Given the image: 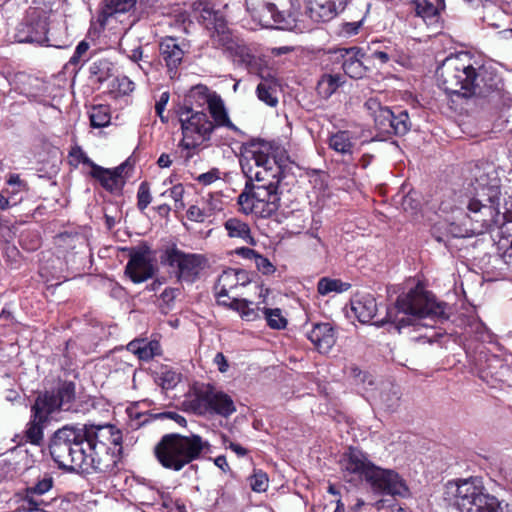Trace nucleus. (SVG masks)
<instances>
[{"mask_svg": "<svg viewBox=\"0 0 512 512\" xmlns=\"http://www.w3.org/2000/svg\"><path fill=\"white\" fill-rule=\"evenodd\" d=\"M48 450L59 469L111 473L122 458V432L112 424L65 425L50 436Z\"/></svg>", "mask_w": 512, "mask_h": 512, "instance_id": "nucleus-1", "label": "nucleus"}, {"mask_svg": "<svg viewBox=\"0 0 512 512\" xmlns=\"http://www.w3.org/2000/svg\"><path fill=\"white\" fill-rule=\"evenodd\" d=\"M251 160L262 170L253 173L249 159L241 160V167L248 178L244 190L238 196L240 211L246 215L255 214L261 218H269L280 207L278 186L284 177L287 156L285 151L275 142L253 139L246 151Z\"/></svg>", "mask_w": 512, "mask_h": 512, "instance_id": "nucleus-2", "label": "nucleus"}, {"mask_svg": "<svg viewBox=\"0 0 512 512\" xmlns=\"http://www.w3.org/2000/svg\"><path fill=\"white\" fill-rule=\"evenodd\" d=\"M440 86L450 95L465 98L481 109L504 104L501 78L484 66L475 68L465 53L450 55L437 68Z\"/></svg>", "mask_w": 512, "mask_h": 512, "instance_id": "nucleus-3", "label": "nucleus"}, {"mask_svg": "<svg viewBox=\"0 0 512 512\" xmlns=\"http://www.w3.org/2000/svg\"><path fill=\"white\" fill-rule=\"evenodd\" d=\"M395 309L405 316L393 317L392 310L388 309L386 317L373 324L382 327L386 323H392L394 328L401 332L403 328L417 325L423 318L429 317L444 322L450 318L451 314V307L446 302L437 301L431 292L425 291L418 285L397 297Z\"/></svg>", "mask_w": 512, "mask_h": 512, "instance_id": "nucleus-4", "label": "nucleus"}, {"mask_svg": "<svg viewBox=\"0 0 512 512\" xmlns=\"http://www.w3.org/2000/svg\"><path fill=\"white\" fill-rule=\"evenodd\" d=\"M344 477L364 479L373 492L391 496L407 497L409 489L401 476L392 469H384L372 463L367 454L358 448L349 447L340 461Z\"/></svg>", "mask_w": 512, "mask_h": 512, "instance_id": "nucleus-5", "label": "nucleus"}, {"mask_svg": "<svg viewBox=\"0 0 512 512\" xmlns=\"http://www.w3.org/2000/svg\"><path fill=\"white\" fill-rule=\"evenodd\" d=\"M213 96L214 93H210L207 86L196 85L185 97L184 105L177 110L183 134L180 145L184 149H196L210 139L214 124L205 112L194 111V106L201 108L208 105Z\"/></svg>", "mask_w": 512, "mask_h": 512, "instance_id": "nucleus-6", "label": "nucleus"}, {"mask_svg": "<svg viewBox=\"0 0 512 512\" xmlns=\"http://www.w3.org/2000/svg\"><path fill=\"white\" fill-rule=\"evenodd\" d=\"M443 500L458 512H512V504L487 493L478 477L449 481Z\"/></svg>", "mask_w": 512, "mask_h": 512, "instance_id": "nucleus-7", "label": "nucleus"}, {"mask_svg": "<svg viewBox=\"0 0 512 512\" xmlns=\"http://www.w3.org/2000/svg\"><path fill=\"white\" fill-rule=\"evenodd\" d=\"M210 452V444L197 434H165L154 447V454L166 469L180 471Z\"/></svg>", "mask_w": 512, "mask_h": 512, "instance_id": "nucleus-8", "label": "nucleus"}, {"mask_svg": "<svg viewBox=\"0 0 512 512\" xmlns=\"http://www.w3.org/2000/svg\"><path fill=\"white\" fill-rule=\"evenodd\" d=\"M500 180L494 178L490 183H487L482 177L477 179L480 189H477V195L486 203V207L491 208V214L483 215V218H491L492 222L489 225L487 232H497V236L501 239H512V211L501 213L499 211L501 191Z\"/></svg>", "mask_w": 512, "mask_h": 512, "instance_id": "nucleus-9", "label": "nucleus"}, {"mask_svg": "<svg viewBox=\"0 0 512 512\" xmlns=\"http://www.w3.org/2000/svg\"><path fill=\"white\" fill-rule=\"evenodd\" d=\"M480 189L479 186L475 188ZM467 218L469 223L463 224L448 223L447 233H450V238H468L486 233L491 225V218H483V215L491 214V208L486 207V203H483V199L475 194V196L469 199L467 204Z\"/></svg>", "mask_w": 512, "mask_h": 512, "instance_id": "nucleus-10", "label": "nucleus"}, {"mask_svg": "<svg viewBox=\"0 0 512 512\" xmlns=\"http://www.w3.org/2000/svg\"><path fill=\"white\" fill-rule=\"evenodd\" d=\"M35 401L51 414L79 413L82 408V402L77 398L76 384L69 380H59L52 390L40 393Z\"/></svg>", "mask_w": 512, "mask_h": 512, "instance_id": "nucleus-11", "label": "nucleus"}, {"mask_svg": "<svg viewBox=\"0 0 512 512\" xmlns=\"http://www.w3.org/2000/svg\"><path fill=\"white\" fill-rule=\"evenodd\" d=\"M161 262L173 269L179 282L193 283L206 266V258L200 254L185 253L176 247L168 248Z\"/></svg>", "mask_w": 512, "mask_h": 512, "instance_id": "nucleus-12", "label": "nucleus"}, {"mask_svg": "<svg viewBox=\"0 0 512 512\" xmlns=\"http://www.w3.org/2000/svg\"><path fill=\"white\" fill-rule=\"evenodd\" d=\"M195 5V10L199 12V22L211 32L213 44L225 50L234 48L235 41L231 37L224 15L208 3L199 2Z\"/></svg>", "mask_w": 512, "mask_h": 512, "instance_id": "nucleus-13", "label": "nucleus"}, {"mask_svg": "<svg viewBox=\"0 0 512 512\" xmlns=\"http://www.w3.org/2000/svg\"><path fill=\"white\" fill-rule=\"evenodd\" d=\"M47 17L43 11L32 9L18 25L15 38L20 43H48Z\"/></svg>", "mask_w": 512, "mask_h": 512, "instance_id": "nucleus-14", "label": "nucleus"}, {"mask_svg": "<svg viewBox=\"0 0 512 512\" xmlns=\"http://www.w3.org/2000/svg\"><path fill=\"white\" fill-rule=\"evenodd\" d=\"M150 248L145 246L130 253L125 274L134 282L142 283L154 276L155 269L150 259Z\"/></svg>", "mask_w": 512, "mask_h": 512, "instance_id": "nucleus-15", "label": "nucleus"}, {"mask_svg": "<svg viewBox=\"0 0 512 512\" xmlns=\"http://www.w3.org/2000/svg\"><path fill=\"white\" fill-rule=\"evenodd\" d=\"M52 414L46 411L39 403L34 401L31 406V417L25 430L26 442L42 446L44 443V428Z\"/></svg>", "mask_w": 512, "mask_h": 512, "instance_id": "nucleus-16", "label": "nucleus"}, {"mask_svg": "<svg viewBox=\"0 0 512 512\" xmlns=\"http://www.w3.org/2000/svg\"><path fill=\"white\" fill-rule=\"evenodd\" d=\"M342 58V69L352 79H361L366 75L367 67L363 59L366 54L360 47L341 48L338 50Z\"/></svg>", "mask_w": 512, "mask_h": 512, "instance_id": "nucleus-17", "label": "nucleus"}, {"mask_svg": "<svg viewBox=\"0 0 512 512\" xmlns=\"http://www.w3.org/2000/svg\"><path fill=\"white\" fill-rule=\"evenodd\" d=\"M232 55L238 58V62L245 65L250 74L257 75L261 81L274 77L270 70L264 65L262 59L252 55L245 46L234 43V48L227 49Z\"/></svg>", "mask_w": 512, "mask_h": 512, "instance_id": "nucleus-18", "label": "nucleus"}, {"mask_svg": "<svg viewBox=\"0 0 512 512\" xmlns=\"http://www.w3.org/2000/svg\"><path fill=\"white\" fill-rule=\"evenodd\" d=\"M308 339L321 353H327L335 344L336 337L330 323H317L307 333Z\"/></svg>", "mask_w": 512, "mask_h": 512, "instance_id": "nucleus-19", "label": "nucleus"}, {"mask_svg": "<svg viewBox=\"0 0 512 512\" xmlns=\"http://www.w3.org/2000/svg\"><path fill=\"white\" fill-rule=\"evenodd\" d=\"M351 310L361 323H369L377 312L376 299L371 294H356L351 300Z\"/></svg>", "mask_w": 512, "mask_h": 512, "instance_id": "nucleus-20", "label": "nucleus"}, {"mask_svg": "<svg viewBox=\"0 0 512 512\" xmlns=\"http://www.w3.org/2000/svg\"><path fill=\"white\" fill-rule=\"evenodd\" d=\"M265 11L272 18L276 28L302 32V28L298 24V12L296 10L286 12L284 10H279L274 3H266Z\"/></svg>", "mask_w": 512, "mask_h": 512, "instance_id": "nucleus-21", "label": "nucleus"}, {"mask_svg": "<svg viewBox=\"0 0 512 512\" xmlns=\"http://www.w3.org/2000/svg\"><path fill=\"white\" fill-rule=\"evenodd\" d=\"M339 12L342 10L334 4H326L321 0H309L305 9V14L316 23L330 21Z\"/></svg>", "mask_w": 512, "mask_h": 512, "instance_id": "nucleus-22", "label": "nucleus"}, {"mask_svg": "<svg viewBox=\"0 0 512 512\" xmlns=\"http://www.w3.org/2000/svg\"><path fill=\"white\" fill-rule=\"evenodd\" d=\"M160 54L166 66L172 70L176 69L182 62L184 52L174 37L164 38L159 45Z\"/></svg>", "mask_w": 512, "mask_h": 512, "instance_id": "nucleus-23", "label": "nucleus"}, {"mask_svg": "<svg viewBox=\"0 0 512 512\" xmlns=\"http://www.w3.org/2000/svg\"><path fill=\"white\" fill-rule=\"evenodd\" d=\"M209 392V413H216L223 417H228L236 411L233 400L223 392H217L213 387L208 386Z\"/></svg>", "mask_w": 512, "mask_h": 512, "instance_id": "nucleus-24", "label": "nucleus"}, {"mask_svg": "<svg viewBox=\"0 0 512 512\" xmlns=\"http://www.w3.org/2000/svg\"><path fill=\"white\" fill-rule=\"evenodd\" d=\"M209 112L213 118L215 126H225L231 130L238 131V128L230 121L224 103L219 95L214 93V96L207 105Z\"/></svg>", "mask_w": 512, "mask_h": 512, "instance_id": "nucleus-25", "label": "nucleus"}, {"mask_svg": "<svg viewBox=\"0 0 512 512\" xmlns=\"http://www.w3.org/2000/svg\"><path fill=\"white\" fill-rule=\"evenodd\" d=\"M127 350L137 355L140 360L148 361L159 354L160 344L158 341L135 339L128 343Z\"/></svg>", "mask_w": 512, "mask_h": 512, "instance_id": "nucleus-26", "label": "nucleus"}, {"mask_svg": "<svg viewBox=\"0 0 512 512\" xmlns=\"http://www.w3.org/2000/svg\"><path fill=\"white\" fill-rule=\"evenodd\" d=\"M90 176L98 180L101 186L110 193L121 194L123 190V183L110 174V169L104 168L99 165H94L93 170L90 172Z\"/></svg>", "mask_w": 512, "mask_h": 512, "instance_id": "nucleus-27", "label": "nucleus"}, {"mask_svg": "<svg viewBox=\"0 0 512 512\" xmlns=\"http://www.w3.org/2000/svg\"><path fill=\"white\" fill-rule=\"evenodd\" d=\"M278 87L279 83L275 77L266 78L257 85L256 94L258 99L270 107H276L278 104Z\"/></svg>", "mask_w": 512, "mask_h": 512, "instance_id": "nucleus-28", "label": "nucleus"}, {"mask_svg": "<svg viewBox=\"0 0 512 512\" xmlns=\"http://www.w3.org/2000/svg\"><path fill=\"white\" fill-rule=\"evenodd\" d=\"M366 106L373 111L375 126L379 133L385 134V131L390 128L393 110L389 107H382L379 102L373 99L367 101Z\"/></svg>", "mask_w": 512, "mask_h": 512, "instance_id": "nucleus-29", "label": "nucleus"}, {"mask_svg": "<svg viewBox=\"0 0 512 512\" xmlns=\"http://www.w3.org/2000/svg\"><path fill=\"white\" fill-rule=\"evenodd\" d=\"M224 227L229 237L240 238L250 245H255L256 242L247 223L238 218H229L225 221Z\"/></svg>", "mask_w": 512, "mask_h": 512, "instance_id": "nucleus-30", "label": "nucleus"}, {"mask_svg": "<svg viewBox=\"0 0 512 512\" xmlns=\"http://www.w3.org/2000/svg\"><path fill=\"white\" fill-rule=\"evenodd\" d=\"M411 121L406 110H399L396 114L392 113L390 119V128L385 131V135L404 136L411 129Z\"/></svg>", "mask_w": 512, "mask_h": 512, "instance_id": "nucleus-31", "label": "nucleus"}, {"mask_svg": "<svg viewBox=\"0 0 512 512\" xmlns=\"http://www.w3.org/2000/svg\"><path fill=\"white\" fill-rule=\"evenodd\" d=\"M344 83L345 81L340 74H324L317 84L318 94L327 99Z\"/></svg>", "mask_w": 512, "mask_h": 512, "instance_id": "nucleus-32", "label": "nucleus"}, {"mask_svg": "<svg viewBox=\"0 0 512 512\" xmlns=\"http://www.w3.org/2000/svg\"><path fill=\"white\" fill-rule=\"evenodd\" d=\"M328 144L331 149L343 155L353 153L354 143L352 142L351 133L347 130L332 134L329 137Z\"/></svg>", "mask_w": 512, "mask_h": 512, "instance_id": "nucleus-33", "label": "nucleus"}, {"mask_svg": "<svg viewBox=\"0 0 512 512\" xmlns=\"http://www.w3.org/2000/svg\"><path fill=\"white\" fill-rule=\"evenodd\" d=\"M409 5L415 16L422 18L425 22L437 21L439 10L432 2L428 0H410Z\"/></svg>", "mask_w": 512, "mask_h": 512, "instance_id": "nucleus-34", "label": "nucleus"}, {"mask_svg": "<svg viewBox=\"0 0 512 512\" xmlns=\"http://www.w3.org/2000/svg\"><path fill=\"white\" fill-rule=\"evenodd\" d=\"M156 382L163 390L174 389L181 381V373L173 370L168 366L161 367L160 371L156 373Z\"/></svg>", "mask_w": 512, "mask_h": 512, "instance_id": "nucleus-35", "label": "nucleus"}, {"mask_svg": "<svg viewBox=\"0 0 512 512\" xmlns=\"http://www.w3.org/2000/svg\"><path fill=\"white\" fill-rule=\"evenodd\" d=\"M208 397L209 392L207 386L205 389L196 392L193 399L185 401L184 405L187 407V409L193 411L194 413L204 415L210 412Z\"/></svg>", "mask_w": 512, "mask_h": 512, "instance_id": "nucleus-36", "label": "nucleus"}, {"mask_svg": "<svg viewBox=\"0 0 512 512\" xmlns=\"http://www.w3.org/2000/svg\"><path fill=\"white\" fill-rule=\"evenodd\" d=\"M351 284L341 281L340 279H330L323 277L318 281L317 291L320 295H327L331 292L342 293L347 291Z\"/></svg>", "mask_w": 512, "mask_h": 512, "instance_id": "nucleus-37", "label": "nucleus"}, {"mask_svg": "<svg viewBox=\"0 0 512 512\" xmlns=\"http://www.w3.org/2000/svg\"><path fill=\"white\" fill-rule=\"evenodd\" d=\"M130 416L139 420L138 425H143V424L147 423L150 419H164V418L171 419L182 427H185L187 424L186 419L182 415L178 414L177 412H172V411H167V412H162V413H157V414L136 413L135 415H133L131 413Z\"/></svg>", "mask_w": 512, "mask_h": 512, "instance_id": "nucleus-38", "label": "nucleus"}, {"mask_svg": "<svg viewBox=\"0 0 512 512\" xmlns=\"http://www.w3.org/2000/svg\"><path fill=\"white\" fill-rule=\"evenodd\" d=\"M381 402L389 411H395L400 405L401 392L398 386L389 384L381 392Z\"/></svg>", "mask_w": 512, "mask_h": 512, "instance_id": "nucleus-39", "label": "nucleus"}, {"mask_svg": "<svg viewBox=\"0 0 512 512\" xmlns=\"http://www.w3.org/2000/svg\"><path fill=\"white\" fill-rule=\"evenodd\" d=\"M136 2L137 0H105L102 13L106 17L115 13H125L131 10Z\"/></svg>", "mask_w": 512, "mask_h": 512, "instance_id": "nucleus-40", "label": "nucleus"}, {"mask_svg": "<svg viewBox=\"0 0 512 512\" xmlns=\"http://www.w3.org/2000/svg\"><path fill=\"white\" fill-rule=\"evenodd\" d=\"M112 63L107 59H100L90 66V74L96 77L98 83H103L111 76Z\"/></svg>", "mask_w": 512, "mask_h": 512, "instance_id": "nucleus-41", "label": "nucleus"}, {"mask_svg": "<svg viewBox=\"0 0 512 512\" xmlns=\"http://www.w3.org/2000/svg\"><path fill=\"white\" fill-rule=\"evenodd\" d=\"M251 279L249 273L245 270L229 269L223 272L219 277V282H231L233 285H246L250 283Z\"/></svg>", "mask_w": 512, "mask_h": 512, "instance_id": "nucleus-42", "label": "nucleus"}, {"mask_svg": "<svg viewBox=\"0 0 512 512\" xmlns=\"http://www.w3.org/2000/svg\"><path fill=\"white\" fill-rule=\"evenodd\" d=\"M262 313L270 328L276 330L286 328L287 319L282 316L281 310L279 308H263Z\"/></svg>", "mask_w": 512, "mask_h": 512, "instance_id": "nucleus-43", "label": "nucleus"}, {"mask_svg": "<svg viewBox=\"0 0 512 512\" xmlns=\"http://www.w3.org/2000/svg\"><path fill=\"white\" fill-rule=\"evenodd\" d=\"M90 124L93 128H103L109 125L111 117L107 108L103 106L93 107L90 113Z\"/></svg>", "mask_w": 512, "mask_h": 512, "instance_id": "nucleus-44", "label": "nucleus"}, {"mask_svg": "<svg viewBox=\"0 0 512 512\" xmlns=\"http://www.w3.org/2000/svg\"><path fill=\"white\" fill-rule=\"evenodd\" d=\"M362 8H364L365 10L361 9L362 15L359 20H355V21H351V22H344L341 24L340 32L342 34H344L346 36H352V35H356L359 32V29L363 25V21H364L366 15L368 14L369 4L362 5Z\"/></svg>", "mask_w": 512, "mask_h": 512, "instance_id": "nucleus-45", "label": "nucleus"}, {"mask_svg": "<svg viewBox=\"0 0 512 512\" xmlns=\"http://www.w3.org/2000/svg\"><path fill=\"white\" fill-rule=\"evenodd\" d=\"M249 485L254 492H265L268 488L267 474L261 470H255L249 478Z\"/></svg>", "mask_w": 512, "mask_h": 512, "instance_id": "nucleus-46", "label": "nucleus"}, {"mask_svg": "<svg viewBox=\"0 0 512 512\" xmlns=\"http://www.w3.org/2000/svg\"><path fill=\"white\" fill-rule=\"evenodd\" d=\"M152 201L150 186L147 181L141 182L137 192V207L140 211H144Z\"/></svg>", "mask_w": 512, "mask_h": 512, "instance_id": "nucleus-47", "label": "nucleus"}, {"mask_svg": "<svg viewBox=\"0 0 512 512\" xmlns=\"http://www.w3.org/2000/svg\"><path fill=\"white\" fill-rule=\"evenodd\" d=\"M52 485V477L46 476L43 479L39 480L35 485L28 487L26 489L27 497L33 494L43 495L52 488Z\"/></svg>", "mask_w": 512, "mask_h": 512, "instance_id": "nucleus-48", "label": "nucleus"}, {"mask_svg": "<svg viewBox=\"0 0 512 512\" xmlns=\"http://www.w3.org/2000/svg\"><path fill=\"white\" fill-rule=\"evenodd\" d=\"M448 223H437L431 228V236L438 242L443 243L446 247H448V242L450 239V233H447Z\"/></svg>", "mask_w": 512, "mask_h": 512, "instance_id": "nucleus-49", "label": "nucleus"}, {"mask_svg": "<svg viewBox=\"0 0 512 512\" xmlns=\"http://www.w3.org/2000/svg\"><path fill=\"white\" fill-rule=\"evenodd\" d=\"M69 156L74 158L77 162H81L85 165H88L93 170V166L97 165L94 163L87 154L82 150L80 146H74L69 152Z\"/></svg>", "mask_w": 512, "mask_h": 512, "instance_id": "nucleus-50", "label": "nucleus"}, {"mask_svg": "<svg viewBox=\"0 0 512 512\" xmlns=\"http://www.w3.org/2000/svg\"><path fill=\"white\" fill-rule=\"evenodd\" d=\"M254 261L257 269L264 275H270L275 272L274 265L269 261L268 258L264 257L263 255L258 254Z\"/></svg>", "mask_w": 512, "mask_h": 512, "instance_id": "nucleus-51", "label": "nucleus"}, {"mask_svg": "<svg viewBox=\"0 0 512 512\" xmlns=\"http://www.w3.org/2000/svg\"><path fill=\"white\" fill-rule=\"evenodd\" d=\"M89 47H90V45L88 42H86L85 40L81 41L76 46L74 54L72 55V57L69 60V64L77 65L80 62V60L82 59V57L87 53V51L89 50Z\"/></svg>", "mask_w": 512, "mask_h": 512, "instance_id": "nucleus-52", "label": "nucleus"}, {"mask_svg": "<svg viewBox=\"0 0 512 512\" xmlns=\"http://www.w3.org/2000/svg\"><path fill=\"white\" fill-rule=\"evenodd\" d=\"M220 172L217 168H213L206 173L200 174L196 180L203 185H210L220 178Z\"/></svg>", "mask_w": 512, "mask_h": 512, "instance_id": "nucleus-53", "label": "nucleus"}, {"mask_svg": "<svg viewBox=\"0 0 512 512\" xmlns=\"http://www.w3.org/2000/svg\"><path fill=\"white\" fill-rule=\"evenodd\" d=\"M251 301L246 300V306L241 312V317L246 321H253L259 318V311L261 310L259 307L251 308Z\"/></svg>", "mask_w": 512, "mask_h": 512, "instance_id": "nucleus-54", "label": "nucleus"}, {"mask_svg": "<svg viewBox=\"0 0 512 512\" xmlns=\"http://www.w3.org/2000/svg\"><path fill=\"white\" fill-rule=\"evenodd\" d=\"M504 248V251L500 253L501 258L505 262V264L512 269V239L509 242V245L501 244L498 249L501 250Z\"/></svg>", "mask_w": 512, "mask_h": 512, "instance_id": "nucleus-55", "label": "nucleus"}, {"mask_svg": "<svg viewBox=\"0 0 512 512\" xmlns=\"http://www.w3.org/2000/svg\"><path fill=\"white\" fill-rule=\"evenodd\" d=\"M187 217L191 221L202 222L204 221L203 211L196 205H192L187 210Z\"/></svg>", "mask_w": 512, "mask_h": 512, "instance_id": "nucleus-56", "label": "nucleus"}, {"mask_svg": "<svg viewBox=\"0 0 512 512\" xmlns=\"http://www.w3.org/2000/svg\"><path fill=\"white\" fill-rule=\"evenodd\" d=\"M128 166V161L123 162L119 166L115 167L114 169H110V174L115 177L118 182L123 183V186L125 185V179L123 177V172L125 168Z\"/></svg>", "mask_w": 512, "mask_h": 512, "instance_id": "nucleus-57", "label": "nucleus"}, {"mask_svg": "<svg viewBox=\"0 0 512 512\" xmlns=\"http://www.w3.org/2000/svg\"><path fill=\"white\" fill-rule=\"evenodd\" d=\"M236 254L245 259L255 260L259 253L254 249L241 247L236 249Z\"/></svg>", "mask_w": 512, "mask_h": 512, "instance_id": "nucleus-58", "label": "nucleus"}, {"mask_svg": "<svg viewBox=\"0 0 512 512\" xmlns=\"http://www.w3.org/2000/svg\"><path fill=\"white\" fill-rule=\"evenodd\" d=\"M168 101H169V93L163 92L160 95L159 100L155 104L156 114L164 113V110H165V107H166Z\"/></svg>", "mask_w": 512, "mask_h": 512, "instance_id": "nucleus-59", "label": "nucleus"}, {"mask_svg": "<svg viewBox=\"0 0 512 512\" xmlns=\"http://www.w3.org/2000/svg\"><path fill=\"white\" fill-rule=\"evenodd\" d=\"M214 362L218 366L220 372L224 373L228 370L229 365L223 353H217L215 355Z\"/></svg>", "mask_w": 512, "mask_h": 512, "instance_id": "nucleus-60", "label": "nucleus"}, {"mask_svg": "<svg viewBox=\"0 0 512 512\" xmlns=\"http://www.w3.org/2000/svg\"><path fill=\"white\" fill-rule=\"evenodd\" d=\"M246 300L247 299H238V298H233L231 301H227V307L235 310V311H238L240 314L242 312V310L245 308L246 306Z\"/></svg>", "mask_w": 512, "mask_h": 512, "instance_id": "nucleus-61", "label": "nucleus"}, {"mask_svg": "<svg viewBox=\"0 0 512 512\" xmlns=\"http://www.w3.org/2000/svg\"><path fill=\"white\" fill-rule=\"evenodd\" d=\"M369 50L371 51V58L378 59L382 64H386L390 60V56L385 51L372 49L371 47H369Z\"/></svg>", "mask_w": 512, "mask_h": 512, "instance_id": "nucleus-62", "label": "nucleus"}, {"mask_svg": "<svg viewBox=\"0 0 512 512\" xmlns=\"http://www.w3.org/2000/svg\"><path fill=\"white\" fill-rule=\"evenodd\" d=\"M184 195V187L182 184H177L170 189V196L174 199L175 203L181 201Z\"/></svg>", "mask_w": 512, "mask_h": 512, "instance_id": "nucleus-63", "label": "nucleus"}, {"mask_svg": "<svg viewBox=\"0 0 512 512\" xmlns=\"http://www.w3.org/2000/svg\"><path fill=\"white\" fill-rule=\"evenodd\" d=\"M223 285H222V288L220 289L219 292H217L216 296H217V301L220 305H227V301H224L223 298H228V290L226 288V285L227 284H230L231 285V282H222Z\"/></svg>", "mask_w": 512, "mask_h": 512, "instance_id": "nucleus-64", "label": "nucleus"}]
</instances>
